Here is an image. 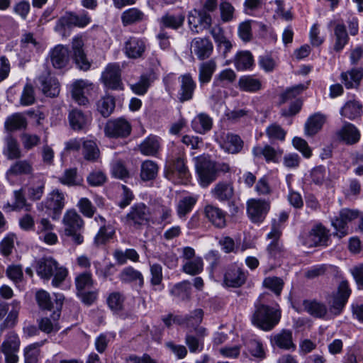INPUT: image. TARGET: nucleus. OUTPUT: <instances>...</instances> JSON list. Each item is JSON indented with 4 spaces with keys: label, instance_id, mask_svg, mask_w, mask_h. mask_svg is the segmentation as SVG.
Masks as SVG:
<instances>
[{
    "label": "nucleus",
    "instance_id": "41",
    "mask_svg": "<svg viewBox=\"0 0 363 363\" xmlns=\"http://www.w3.org/2000/svg\"><path fill=\"white\" fill-rule=\"evenodd\" d=\"M160 147V143L159 138L155 135H150L147 137L143 143L140 145V150L142 154L147 156L155 155Z\"/></svg>",
    "mask_w": 363,
    "mask_h": 363
},
{
    "label": "nucleus",
    "instance_id": "49",
    "mask_svg": "<svg viewBox=\"0 0 363 363\" xmlns=\"http://www.w3.org/2000/svg\"><path fill=\"white\" fill-rule=\"evenodd\" d=\"M203 269V262L200 257H195L193 260L186 261L182 268L183 272L191 276L201 274Z\"/></svg>",
    "mask_w": 363,
    "mask_h": 363
},
{
    "label": "nucleus",
    "instance_id": "42",
    "mask_svg": "<svg viewBox=\"0 0 363 363\" xmlns=\"http://www.w3.org/2000/svg\"><path fill=\"white\" fill-rule=\"evenodd\" d=\"M33 172L32 163L26 160H18L13 164L6 172L8 177L30 174Z\"/></svg>",
    "mask_w": 363,
    "mask_h": 363
},
{
    "label": "nucleus",
    "instance_id": "3",
    "mask_svg": "<svg viewBox=\"0 0 363 363\" xmlns=\"http://www.w3.org/2000/svg\"><path fill=\"white\" fill-rule=\"evenodd\" d=\"M281 315V313L279 308L259 304L256 306L252 316V323L264 331H269L279 323Z\"/></svg>",
    "mask_w": 363,
    "mask_h": 363
},
{
    "label": "nucleus",
    "instance_id": "61",
    "mask_svg": "<svg viewBox=\"0 0 363 363\" xmlns=\"http://www.w3.org/2000/svg\"><path fill=\"white\" fill-rule=\"evenodd\" d=\"M308 87V84H299L287 89L280 95V103L284 104L287 101L296 97Z\"/></svg>",
    "mask_w": 363,
    "mask_h": 363
},
{
    "label": "nucleus",
    "instance_id": "44",
    "mask_svg": "<svg viewBox=\"0 0 363 363\" xmlns=\"http://www.w3.org/2000/svg\"><path fill=\"white\" fill-rule=\"evenodd\" d=\"M59 182L69 186H79L83 182V178L78 174L77 168H70L65 170L59 177Z\"/></svg>",
    "mask_w": 363,
    "mask_h": 363
},
{
    "label": "nucleus",
    "instance_id": "24",
    "mask_svg": "<svg viewBox=\"0 0 363 363\" xmlns=\"http://www.w3.org/2000/svg\"><path fill=\"white\" fill-rule=\"evenodd\" d=\"M180 89L178 92V99L180 102L189 101L193 98L196 84L189 74L179 77Z\"/></svg>",
    "mask_w": 363,
    "mask_h": 363
},
{
    "label": "nucleus",
    "instance_id": "8",
    "mask_svg": "<svg viewBox=\"0 0 363 363\" xmlns=\"http://www.w3.org/2000/svg\"><path fill=\"white\" fill-rule=\"evenodd\" d=\"M350 294L351 289L349 287L347 281H342L338 286L336 294L332 297V300L328 301L330 312L335 315H340Z\"/></svg>",
    "mask_w": 363,
    "mask_h": 363
},
{
    "label": "nucleus",
    "instance_id": "7",
    "mask_svg": "<svg viewBox=\"0 0 363 363\" xmlns=\"http://www.w3.org/2000/svg\"><path fill=\"white\" fill-rule=\"evenodd\" d=\"M358 217V211L348 208L342 209L338 216L331 220L332 225L336 232L333 233L334 236L342 238L348 234V223Z\"/></svg>",
    "mask_w": 363,
    "mask_h": 363
},
{
    "label": "nucleus",
    "instance_id": "4",
    "mask_svg": "<svg viewBox=\"0 0 363 363\" xmlns=\"http://www.w3.org/2000/svg\"><path fill=\"white\" fill-rule=\"evenodd\" d=\"M330 230L323 224L314 225L308 233L300 236L301 243L308 247L327 246L330 238Z\"/></svg>",
    "mask_w": 363,
    "mask_h": 363
},
{
    "label": "nucleus",
    "instance_id": "16",
    "mask_svg": "<svg viewBox=\"0 0 363 363\" xmlns=\"http://www.w3.org/2000/svg\"><path fill=\"white\" fill-rule=\"evenodd\" d=\"M203 213L206 218L215 228L222 229L226 227L228 213L218 206L207 204L204 206Z\"/></svg>",
    "mask_w": 363,
    "mask_h": 363
},
{
    "label": "nucleus",
    "instance_id": "27",
    "mask_svg": "<svg viewBox=\"0 0 363 363\" xmlns=\"http://www.w3.org/2000/svg\"><path fill=\"white\" fill-rule=\"evenodd\" d=\"M43 93L49 97H55L60 93L58 81L52 77L50 74L41 75L38 79Z\"/></svg>",
    "mask_w": 363,
    "mask_h": 363
},
{
    "label": "nucleus",
    "instance_id": "43",
    "mask_svg": "<svg viewBox=\"0 0 363 363\" xmlns=\"http://www.w3.org/2000/svg\"><path fill=\"white\" fill-rule=\"evenodd\" d=\"M217 65L214 60H210L201 63L199 69V79L201 84H206L211 81Z\"/></svg>",
    "mask_w": 363,
    "mask_h": 363
},
{
    "label": "nucleus",
    "instance_id": "45",
    "mask_svg": "<svg viewBox=\"0 0 363 363\" xmlns=\"http://www.w3.org/2000/svg\"><path fill=\"white\" fill-rule=\"evenodd\" d=\"M303 306L305 310L313 317L323 318L327 314L326 306L317 301H304Z\"/></svg>",
    "mask_w": 363,
    "mask_h": 363
},
{
    "label": "nucleus",
    "instance_id": "26",
    "mask_svg": "<svg viewBox=\"0 0 363 363\" xmlns=\"http://www.w3.org/2000/svg\"><path fill=\"white\" fill-rule=\"evenodd\" d=\"M145 41L136 37H130L125 43V53L129 58L140 57L145 50Z\"/></svg>",
    "mask_w": 363,
    "mask_h": 363
},
{
    "label": "nucleus",
    "instance_id": "64",
    "mask_svg": "<svg viewBox=\"0 0 363 363\" xmlns=\"http://www.w3.org/2000/svg\"><path fill=\"white\" fill-rule=\"evenodd\" d=\"M143 16V13L140 11L136 9H130L123 13L121 18L123 24L127 25L141 21Z\"/></svg>",
    "mask_w": 363,
    "mask_h": 363
},
{
    "label": "nucleus",
    "instance_id": "60",
    "mask_svg": "<svg viewBox=\"0 0 363 363\" xmlns=\"http://www.w3.org/2000/svg\"><path fill=\"white\" fill-rule=\"evenodd\" d=\"M35 298L39 307L43 310H55V303L51 301L50 294L44 291L40 290L35 294Z\"/></svg>",
    "mask_w": 363,
    "mask_h": 363
},
{
    "label": "nucleus",
    "instance_id": "38",
    "mask_svg": "<svg viewBox=\"0 0 363 363\" xmlns=\"http://www.w3.org/2000/svg\"><path fill=\"white\" fill-rule=\"evenodd\" d=\"M282 150H276L270 145H266L264 147L256 146L252 149V153L255 157L264 156L267 162H277L278 158L281 155Z\"/></svg>",
    "mask_w": 363,
    "mask_h": 363
},
{
    "label": "nucleus",
    "instance_id": "11",
    "mask_svg": "<svg viewBox=\"0 0 363 363\" xmlns=\"http://www.w3.org/2000/svg\"><path fill=\"white\" fill-rule=\"evenodd\" d=\"M269 208L270 203L265 200L250 199L247 201V215L252 222L255 223H262L264 220Z\"/></svg>",
    "mask_w": 363,
    "mask_h": 363
},
{
    "label": "nucleus",
    "instance_id": "52",
    "mask_svg": "<svg viewBox=\"0 0 363 363\" xmlns=\"http://www.w3.org/2000/svg\"><path fill=\"white\" fill-rule=\"evenodd\" d=\"M190 289V282L188 281H183L175 284L170 290V294L182 301H185L189 298Z\"/></svg>",
    "mask_w": 363,
    "mask_h": 363
},
{
    "label": "nucleus",
    "instance_id": "37",
    "mask_svg": "<svg viewBox=\"0 0 363 363\" xmlns=\"http://www.w3.org/2000/svg\"><path fill=\"white\" fill-rule=\"evenodd\" d=\"M45 182L43 179L33 178L27 186V196L30 200H40L45 189Z\"/></svg>",
    "mask_w": 363,
    "mask_h": 363
},
{
    "label": "nucleus",
    "instance_id": "20",
    "mask_svg": "<svg viewBox=\"0 0 363 363\" xmlns=\"http://www.w3.org/2000/svg\"><path fill=\"white\" fill-rule=\"evenodd\" d=\"M338 140L346 145H352L358 143L360 140V132L352 123L345 122L336 132Z\"/></svg>",
    "mask_w": 363,
    "mask_h": 363
},
{
    "label": "nucleus",
    "instance_id": "46",
    "mask_svg": "<svg viewBox=\"0 0 363 363\" xmlns=\"http://www.w3.org/2000/svg\"><path fill=\"white\" fill-rule=\"evenodd\" d=\"M26 118L21 113H18L8 117L4 123L5 129L9 132L26 128Z\"/></svg>",
    "mask_w": 363,
    "mask_h": 363
},
{
    "label": "nucleus",
    "instance_id": "35",
    "mask_svg": "<svg viewBox=\"0 0 363 363\" xmlns=\"http://www.w3.org/2000/svg\"><path fill=\"white\" fill-rule=\"evenodd\" d=\"M192 128L200 134H205L213 126V119L206 113H199L191 122Z\"/></svg>",
    "mask_w": 363,
    "mask_h": 363
},
{
    "label": "nucleus",
    "instance_id": "10",
    "mask_svg": "<svg viewBox=\"0 0 363 363\" xmlns=\"http://www.w3.org/2000/svg\"><path fill=\"white\" fill-rule=\"evenodd\" d=\"M10 306H11V309L9 311V306L7 303H0V320L9 313L5 320L0 324V334L6 329L14 327L18 321V313L21 308L20 302L13 300Z\"/></svg>",
    "mask_w": 363,
    "mask_h": 363
},
{
    "label": "nucleus",
    "instance_id": "36",
    "mask_svg": "<svg viewBox=\"0 0 363 363\" xmlns=\"http://www.w3.org/2000/svg\"><path fill=\"white\" fill-rule=\"evenodd\" d=\"M325 121L324 115L317 113L311 116L305 123V133L307 135H315L323 127Z\"/></svg>",
    "mask_w": 363,
    "mask_h": 363
},
{
    "label": "nucleus",
    "instance_id": "17",
    "mask_svg": "<svg viewBox=\"0 0 363 363\" xmlns=\"http://www.w3.org/2000/svg\"><path fill=\"white\" fill-rule=\"evenodd\" d=\"M191 52L199 60L209 58L213 50V45L208 38H195L191 43Z\"/></svg>",
    "mask_w": 363,
    "mask_h": 363
},
{
    "label": "nucleus",
    "instance_id": "22",
    "mask_svg": "<svg viewBox=\"0 0 363 363\" xmlns=\"http://www.w3.org/2000/svg\"><path fill=\"white\" fill-rule=\"evenodd\" d=\"M68 120L71 128L75 131L86 130L91 124V118L81 110L73 109L68 115Z\"/></svg>",
    "mask_w": 363,
    "mask_h": 363
},
{
    "label": "nucleus",
    "instance_id": "9",
    "mask_svg": "<svg viewBox=\"0 0 363 363\" xmlns=\"http://www.w3.org/2000/svg\"><path fill=\"white\" fill-rule=\"evenodd\" d=\"M64 297L61 294L55 295V310L53 311L51 318H43L38 320L39 329L45 333L57 332L60 327L57 322L60 317L61 308L63 303Z\"/></svg>",
    "mask_w": 363,
    "mask_h": 363
},
{
    "label": "nucleus",
    "instance_id": "56",
    "mask_svg": "<svg viewBox=\"0 0 363 363\" xmlns=\"http://www.w3.org/2000/svg\"><path fill=\"white\" fill-rule=\"evenodd\" d=\"M94 284L92 275L90 272H83L75 278V286L77 294L91 288Z\"/></svg>",
    "mask_w": 363,
    "mask_h": 363
},
{
    "label": "nucleus",
    "instance_id": "58",
    "mask_svg": "<svg viewBox=\"0 0 363 363\" xmlns=\"http://www.w3.org/2000/svg\"><path fill=\"white\" fill-rule=\"evenodd\" d=\"M203 318V311L201 308L191 311L186 315V328H193L196 331V328H199Z\"/></svg>",
    "mask_w": 363,
    "mask_h": 363
},
{
    "label": "nucleus",
    "instance_id": "25",
    "mask_svg": "<svg viewBox=\"0 0 363 363\" xmlns=\"http://www.w3.org/2000/svg\"><path fill=\"white\" fill-rule=\"evenodd\" d=\"M84 42L82 38L75 37L72 43L73 57L75 63L80 69L86 71L90 67V63L83 50Z\"/></svg>",
    "mask_w": 363,
    "mask_h": 363
},
{
    "label": "nucleus",
    "instance_id": "53",
    "mask_svg": "<svg viewBox=\"0 0 363 363\" xmlns=\"http://www.w3.org/2000/svg\"><path fill=\"white\" fill-rule=\"evenodd\" d=\"M82 154L86 160L95 162L99 159L100 152L95 142L86 140L83 143Z\"/></svg>",
    "mask_w": 363,
    "mask_h": 363
},
{
    "label": "nucleus",
    "instance_id": "39",
    "mask_svg": "<svg viewBox=\"0 0 363 363\" xmlns=\"http://www.w3.org/2000/svg\"><path fill=\"white\" fill-rule=\"evenodd\" d=\"M362 112V105L356 101H347L340 109L342 116L349 120H354L360 117Z\"/></svg>",
    "mask_w": 363,
    "mask_h": 363
},
{
    "label": "nucleus",
    "instance_id": "62",
    "mask_svg": "<svg viewBox=\"0 0 363 363\" xmlns=\"http://www.w3.org/2000/svg\"><path fill=\"white\" fill-rule=\"evenodd\" d=\"M263 286L269 289L274 291L276 295L279 296L282 291L284 286V281L279 277H269L264 279Z\"/></svg>",
    "mask_w": 363,
    "mask_h": 363
},
{
    "label": "nucleus",
    "instance_id": "48",
    "mask_svg": "<svg viewBox=\"0 0 363 363\" xmlns=\"http://www.w3.org/2000/svg\"><path fill=\"white\" fill-rule=\"evenodd\" d=\"M157 164L152 160H145L141 164L140 177L143 181L154 179L158 173Z\"/></svg>",
    "mask_w": 363,
    "mask_h": 363
},
{
    "label": "nucleus",
    "instance_id": "21",
    "mask_svg": "<svg viewBox=\"0 0 363 363\" xmlns=\"http://www.w3.org/2000/svg\"><path fill=\"white\" fill-rule=\"evenodd\" d=\"M206 329L204 327L196 328L195 334L189 332L185 336V343L190 352H200L203 349V340L206 336Z\"/></svg>",
    "mask_w": 363,
    "mask_h": 363
},
{
    "label": "nucleus",
    "instance_id": "33",
    "mask_svg": "<svg viewBox=\"0 0 363 363\" xmlns=\"http://www.w3.org/2000/svg\"><path fill=\"white\" fill-rule=\"evenodd\" d=\"M184 20V14L174 15L167 13L159 19V23L162 30L164 28L177 30L183 26Z\"/></svg>",
    "mask_w": 363,
    "mask_h": 363
},
{
    "label": "nucleus",
    "instance_id": "32",
    "mask_svg": "<svg viewBox=\"0 0 363 363\" xmlns=\"http://www.w3.org/2000/svg\"><path fill=\"white\" fill-rule=\"evenodd\" d=\"M245 281V273L239 268H230L225 274L224 281L228 286L239 287L242 286Z\"/></svg>",
    "mask_w": 363,
    "mask_h": 363
},
{
    "label": "nucleus",
    "instance_id": "47",
    "mask_svg": "<svg viewBox=\"0 0 363 363\" xmlns=\"http://www.w3.org/2000/svg\"><path fill=\"white\" fill-rule=\"evenodd\" d=\"M96 106L102 116L108 117L115 108V99L109 95L103 96L97 101Z\"/></svg>",
    "mask_w": 363,
    "mask_h": 363
},
{
    "label": "nucleus",
    "instance_id": "31",
    "mask_svg": "<svg viewBox=\"0 0 363 363\" xmlns=\"http://www.w3.org/2000/svg\"><path fill=\"white\" fill-rule=\"evenodd\" d=\"M362 78V68H354L350 71L342 72L340 75L342 83L347 89L358 87Z\"/></svg>",
    "mask_w": 363,
    "mask_h": 363
},
{
    "label": "nucleus",
    "instance_id": "30",
    "mask_svg": "<svg viewBox=\"0 0 363 363\" xmlns=\"http://www.w3.org/2000/svg\"><path fill=\"white\" fill-rule=\"evenodd\" d=\"M93 86L89 81L79 79L75 81L72 85V97L79 105H86L88 99L84 96V89Z\"/></svg>",
    "mask_w": 363,
    "mask_h": 363
},
{
    "label": "nucleus",
    "instance_id": "40",
    "mask_svg": "<svg viewBox=\"0 0 363 363\" xmlns=\"http://www.w3.org/2000/svg\"><path fill=\"white\" fill-rule=\"evenodd\" d=\"M238 86L246 92H257L262 89L261 81L251 75L242 76L239 79Z\"/></svg>",
    "mask_w": 363,
    "mask_h": 363
},
{
    "label": "nucleus",
    "instance_id": "63",
    "mask_svg": "<svg viewBox=\"0 0 363 363\" xmlns=\"http://www.w3.org/2000/svg\"><path fill=\"white\" fill-rule=\"evenodd\" d=\"M266 134L271 140L283 141L285 139L286 132L279 125L273 123L267 128Z\"/></svg>",
    "mask_w": 363,
    "mask_h": 363
},
{
    "label": "nucleus",
    "instance_id": "50",
    "mask_svg": "<svg viewBox=\"0 0 363 363\" xmlns=\"http://www.w3.org/2000/svg\"><path fill=\"white\" fill-rule=\"evenodd\" d=\"M335 43L334 49L335 51H340L348 43L349 37L343 24H337L335 28Z\"/></svg>",
    "mask_w": 363,
    "mask_h": 363
},
{
    "label": "nucleus",
    "instance_id": "55",
    "mask_svg": "<svg viewBox=\"0 0 363 363\" xmlns=\"http://www.w3.org/2000/svg\"><path fill=\"white\" fill-rule=\"evenodd\" d=\"M13 194L14 203L11 206L9 203L8 204L12 211H20L22 209L26 211H30L31 205L27 203L23 189L14 191Z\"/></svg>",
    "mask_w": 363,
    "mask_h": 363
},
{
    "label": "nucleus",
    "instance_id": "15",
    "mask_svg": "<svg viewBox=\"0 0 363 363\" xmlns=\"http://www.w3.org/2000/svg\"><path fill=\"white\" fill-rule=\"evenodd\" d=\"M65 195L58 189L50 193L45 201V208L50 211L52 219L57 220L65 207Z\"/></svg>",
    "mask_w": 363,
    "mask_h": 363
},
{
    "label": "nucleus",
    "instance_id": "59",
    "mask_svg": "<svg viewBox=\"0 0 363 363\" xmlns=\"http://www.w3.org/2000/svg\"><path fill=\"white\" fill-rule=\"evenodd\" d=\"M151 82L150 76L147 74L141 75L138 82L130 85V89L135 94L144 95L147 91Z\"/></svg>",
    "mask_w": 363,
    "mask_h": 363
},
{
    "label": "nucleus",
    "instance_id": "29",
    "mask_svg": "<svg viewBox=\"0 0 363 363\" xmlns=\"http://www.w3.org/2000/svg\"><path fill=\"white\" fill-rule=\"evenodd\" d=\"M120 281L123 283H135L140 288L144 286V277L143 274L133 267L123 268L118 275Z\"/></svg>",
    "mask_w": 363,
    "mask_h": 363
},
{
    "label": "nucleus",
    "instance_id": "57",
    "mask_svg": "<svg viewBox=\"0 0 363 363\" xmlns=\"http://www.w3.org/2000/svg\"><path fill=\"white\" fill-rule=\"evenodd\" d=\"M197 201L194 196H186L182 199L177 204V213L181 218L189 213Z\"/></svg>",
    "mask_w": 363,
    "mask_h": 363
},
{
    "label": "nucleus",
    "instance_id": "5",
    "mask_svg": "<svg viewBox=\"0 0 363 363\" xmlns=\"http://www.w3.org/2000/svg\"><path fill=\"white\" fill-rule=\"evenodd\" d=\"M150 218L149 208L143 203L134 204L123 218L125 223L129 226L139 228L147 225Z\"/></svg>",
    "mask_w": 363,
    "mask_h": 363
},
{
    "label": "nucleus",
    "instance_id": "28",
    "mask_svg": "<svg viewBox=\"0 0 363 363\" xmlns=\"http://www.w3.org/2000/svg\"><path fill=\"white\" fill-rule=\"evenodd\" d=\"M50 56L53 67L61 69L69 62V50L63 45H58L50 51Z\"/></svg>",
    "mask_w": 363,
    "mask_h": 363
},
{
    "label": "nucleus",
    "instance_id": "13",
    "mask_svg": "<svg viewBox=\"0 0 363 363\" xmlns=\"http://www.w3.org/2000/svg\"><path fill=\"white\" fill-rule=\"evenodd\" d=\"M104 86L113 90H123L121 80V70L118 64H109L101 75Z\"/></svg>",
    "mask_w": 363,
    "mask_h": 363
},
{
    "label": "nucleus",
    "instance_id": "1",
    "mask_svg": "<svg viewBox=\"0 0 363 363\" xmlns=\"http://www.w3.org/2000/svg\"><path fill=\"white\" fill-rule=\"evenodd\" d=\"M35 269L37 274L44 280L53 277L52 285L58 287L66 279L68 272L64 267L59 266L52 257H43L35 261Z\"/></svg>",
    "mask_w": 363,
    "mask_h": 363
},
{
    "label": "nucleus",
    "instance_id": "18",
    "mask_svg": "<svg viewBox=\"0 0 363 363\" xmlns=\"http://www.w3.org/2000/svg\"><path fill=\"white\" fill-rule=\"evenodd\" d=\"M211 196L220 202L230 201L235 196L233 183L231 181H220L211 190Z\"/></svg>",
    "mask_w": 363,
    "mask_h": 363
},
{
    "label": "nucleus",
    "instance_id": "2",
    "mask_svg": "<svg viewBox=\"0 0 363 363\" xmlns=\"http://www.w3.org/2000/svg\"><path fill=\"white\" fill-rule=\"evenodd\" d=\"M64 235L69 238L76 245H79L84 242L83 233L84 230V221L81 216L74 210H67L62 218Z\"/></svg>",
    "mask_w": 363,
    "mask_h": 363
},
{
    "label": "nucleus",
    "instance_id": "19",
    "mask_svg": "<svg viewBox=\"0 0 363 363\" xmlns=\"http://www.w3.org/2000/svg\"><path fill=\"white\" fill-rule=\"evenodd\" d=\"M220 145L221 148L230 154H237L241 152L244 142L241 138L232 133H223L220 135Z\"/></svg>",
    "mask_w": 363,
    "mask_h": 363
},
{
    "label": "nucleus",
    "instance_id": "6",
    "mask_svg": "<svg viewBox=\"0 0 363 363\" xmlns=\"http://www.w3.org/2000/svg\"><path fill=\"white\" fill-rule=\"evenodd\" d=\"M196 169L199 176V184L203 187H207L218 178L214 161L205 157L196 158Z\"/></svg>",
    "mask_w": 363,
    "mask_h": 363
},
{
    "label": "nucleus",
    "instance_id": "14",
    "mask_svg": "<svg viewBox=\"0 0 363 363\" xmlns=\"http://www.w3.org/2000/svg\"><path fill=\"white\" fill-rule=\"evenodd\" d=\"M188 23L190 30L196 34L203 30L209 29L212 24V18L211 15L204 10H194L189 14Z\"/></svg>",
    "mask_w": 363,
    "mask_h": 363
},
{
    "label": "nucleus",
    "instance_id": "51",
    "mask_svg": "<svg viewBox=\"0 0 363 363\" xmlns=\"http://www.w3.org/2000/svg\"><path fill=\"white\" fill-rule=\"evenodd\" d=\"M20 341L16 333L9 332L1 346V351L3 353L17 352L19 349Z\"/></svg>",
    "mask_w": 363,
    "mask_h": 363
},
{
    "label": "nucleus",
    "instance_id": "54",
    "mask_svg": "<svg viewBox=\"0 0 363 363\" xmlns=\"http://www.w3.org/2000/svg\"><path fill=\"white\" fill-rule=\"evenodd\" d=\"M253 65V57L248 51L240 52L235 59V65L238 70L249 69Z\"/></svg>",
    "mask_w": 363,
    "mask_h": 363
},
{
    "label": "nucleus",
    "instance_id": "23",
    "mask_svg": "<svg viewBox=\"0 0 363 363\" xmlns=\"http://www.w3.org/2000/svg\"><path fill=\"white\" fill-rule=\"evenodd\" d=\"M272 346H276L284 350H294L296 345L293 342L292 331L283 329L279 333L274 334L270 338Z\"/></svg>",
    "mask_w": 363,
    "mask_h": 363
},
{
    "label": "nucleus",
    "instance_id": "34",
    "mask_svg": "<svg viewBox=\"0 0 363 363\" xmlns=\"http://www.w3.org/2000/svg\"><path fill=\"white\" fill-rule=\"evenodd\" d=\"M4 154L9 160H17L22 157V152L17 140L11 135H8L5 139Z\"/></svg>",
    "mask_w": 363,
    "mask_h": 363
},
{
    "label": "nucleus",
    "instance_id": "12",
    "mask_svg": "<svg viewBox=\"0 0 363 363\" xmlns=\"http://www.w3.org/2000/svg\"><path fill=\"white\" fill-rule=\"evenodd\" d=\"M104 133L108 138H125L131 133V125L123 118L108 120L105 125Z\"/></svg>",
    "mask_w": 363,
    "mask_h": 363
}]
</instances>
